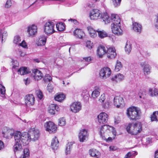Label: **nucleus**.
Returning <instances> with one entry per match:
<instances>
[{
	"mask_svg": "<svg viewBox=\"0 0 158 158\" xmlns=\"http://www.w3.org/2000/svg\"><path fill=\"white\" fill-rule=\"evenodd\" d=\"M73 144V143L69 142L66 145L65 150V154L66 155L70 154Z\"/></svg>",
	"mask_w": 158,
	"mask_h": 158,
	"instance_id": "34",
	"label": "nucleus"
},
{
	"mask_svg": "<svg viewBox=\"0 0 158 158\" xmlns=\"http://www.w3.org/2000/svg\"><path fill=\"white\" fill-rule=\"evenodd\" d=\"M100 89L98 87H96L95 90L92 92V96L93 98H97L100 94Z\"/></svg>",
	"mask_w": 158,
	"mask_h": 158,
	"instance_id": "35",
	"label": "nucleus"
},
{
	"mask_svg": "<svg viewBox=\"0 0 158 158\" xmlns=\"http://www.w3.org/2000/svg\"><path fill=\"white\" fill-rule=\"evenodd\" d=\"M36 94L39 98L41 99L43 97V94L42 92L40 90H37L36 91Z\"/></svg>",
	"mask_w": 158,
	"mask_h": 158,
	"instance_id": "46",
	"label": "nucleus"
},
{
	"mask_svg": "<svg viewBox=\"0 0 158 158\" xmlns=\"http://www.w3.org/2000/svg\"><path fill=\"white\" fill-rule=\"evenodd\" d=\"M32 73L34 79L35 81H39L43 78L44 75L40 70L34 69L32 70Z\"/></svg>",
	"mask_w": 158,
	"mask_h": 158,
	"instance_id": "12",
	"label": "nucleus"
},
{
	"mask_svg": "<svg viewBox=\"0 0 158 158\" xmlns=\"http://www.w3.org/2000/svg\"><path fill=\"white\" fill-rule=\"evenodd\" d=\"M155 26L158 29V15L157 17L156 22L155 23Z\"/></svg>",
	"mask_w": 158,
	"mask_h": 158,
	"instance_id": "63",
	"label": "nucleus"
},
{
	"mask_svg": "<svg viewBox=\"0 0 158 158\" xmlns=\"http://www.w3.org/2000/svg\"><path fill=\"white\" fill-rule=\"evenodd\" d=\"M52 77L49 74H46L44 78V80L45 82H49L52 80Z\"/></svg>",
	"mask_w": 158,
	"mask_h": 158,
	"instance_id": "45",
	"label": "nucleus"
},
{
	"mask_svg": "<svg viewBox=\"0 0 158 158\" xmlns=\"http://www.w3.org/2000/svg\"><path fill=\"white\" fill-rule=\"evenodd\" d=\"M7 36V32L6 31H4L3 32L2 35V41L3 38L5 37H6Z\"/></svg>",
	"mask_w": 158,
	"mask_h": 158,
	"instance_id": "59",
	"label": "nucleus"
},
{
	"mask_svg": "<svg viewBox=\"0 0 158 158\" xmlns=\"http://www.w3.org/2000/svg\"><path fill=\"white\" fill-rule=\"evenodd\" d=\"M27 31L29 35L33 36L36 33L37 27L34 25H32L28 27Z\"/></svg>",
	"mask_w": 158,
	"mask_h": 158,
	"instance_id": "24",
	"label": "nucleus"
},
{
	"mask_svg": "<svg viewBox=\"0 0 158 158\" xmlns=\"http://www.w3.org/2000/svg\"><path fill=\"white\" fill-rule=\"evenodd\" d=\"M29 156V150L25 148L23 151V154L20 157V158H28Z\"/></svg>",
	"mask_w": 158,
	"mask_h": 158,
	"instance_id": "42",
	"label": "nucleus"
},
{
	"mask_svg": "<svg viewBox=\"0 0 158 158\" xmlns=\"http://www.w3.org/2000/svg\"><path fill=\"white\" fill-rule=\"evenodd\" d=\"M140 65L143 68V70L145 75H148L150 73L151 67L146 62L141 63Z\"/></svg>",
	"mask_w": 158,
	"mask_h": 158,
	"instance_id": "19",
	"label": "nucleus"
},
{
	"mask_svg": "<svg viewBox=\"0 0 158 158\" xmlns=\"http://www.w3.org/2000/svg\"><path fill=\"white\" fill-rule=\"evenodd\" d=\"M124 75L120 73H119L112 77L111 80L113 81H115L117 82H118L121 81L124 79Z\"/></svg>",
	"mask_w": 158,
	"mask_h": 158,
	"instance_id": "29",
	"label": "nucleus"
},
{
	"mask_svg": "<svg viewBox=\"0 0 158 158\" xmlns=\"http://www.w3.org/2000/svg\"><path fill=\"white\" fill-rule=\"evenodd\" d=\"M139 94V98H141L144 99L146 97V95L145 92L144 91L140 90Z\"/></svg>",
	"mask_w": 158,
	"mask_h": 158,
	"instance_id": "49",
	"label": "nucleus"
},
{
	"mask_svg": "<svg viewBox=\"0 0 158 158\" xmlns=\"http://www.w3.org/2000/svg\"><path fill=\"white\" fill-rule=\"evenodd\" d=\"M123 100L122 97L119 96H115L114 99V105L117 108H121L123 106Z\"/></svg>",
	"mask_w": 158,
	"mask_h": 158,
	"instance_id": "15",
	"label": "nucleus"
},
{
	"mask_svg": "<svg viewBox=\"0 0 158 158\" xmlns=\"http://www.w3.org/2000/svg\"><path fill=\"white\" fill-rule=\"evenodd\" d=\"M47 37L44 35H41L36 42V44L38 46L44 45L46 43Z\"/></svg>",
	"mask_w": 158,
	"mask_h": 158,
	"instance_id": "26",
	"label": "nucleus"
},
{
	"mask_svg": "<svg viewBox=\"0 0 158 158\" xmlns=\"http://www.w3.org/2000/svg\"><path fill=\"white\" fill-rule=\"evenodd\" d=\"M56 27L57 30L59 31H62L65 29L64 23H60L56 24Z\"/></svg>",
	"mask_w": 158,
	"mask_h": 158,
	"instance_id": "39",
	"label": "nucleus"
},
{
	"mask_svg": "<svg viewBox=\"0 0 158 158\" xmlns=\"http://www.w3.org/2000/svg\"><path fill=\"white\" fill-rule=\"evenodd\" d=\"M102 107L105 109H107L109 107L110 103L108 101H106L102 104Z\"/></svg>",
	"mask_w": 158,
	"mask_h": 158,
	"instance_id": "53",
	"label": "nucleus"
},
{
	"mask_svg": "<svg viewBox=\"0 0 158 158\" xmlns=\"http://www.w3.org/2000/svg\"><path fill=\"white\" fill-rule=\"evenodd\" d=\"M83 59L85 60V61L88 62H90L93 59V58L91 56H89L87 57H84L83 58Z\"/></svg>",
	"mask_w": 158,
	"mask_h": 158,
	"instance_id": "55",
	"label": "nucleus"
},
{
	"mask_svg": "<svg viewBox=\"0 0 158 158\" xmlns=\"http://www.w3.org/2000/svg\"><path fill=\"white\" fill-rule=\"evenodd\" d=\"M6 90L5 86L0 84V95H4L5 94Z\"/></svg>",
	"mask_w": 158,
	"mask_h": 158,
	"instance_id": "43",
	"label": "nucleus"
},
{
	"mask_svg": "<svg viewBox=\"0 0 158 158\" xmlns=\"http://www.w3.org/2000/svg\"><path fill=\"white\" fill-rule=\"evenodd\" d=\"M4 148V144L3 142L0 140V150L3 149Z\"/></svg>",
	"mask_w": 158,
	"mask_h": 158,
	"instance_id": "60",
	"label": "nucleus"
},
{
	"mask_svg": "<svg viewBox=\"0 0 158 158\" xmlns=\"http://www.w3.org/2000/svg\"><path fill=\"white\" fill-rule=\"evenodd\" d=\"M47 89L49 92H51L53 89V87L51 85H48L47 87Z\"/></svg>",
	"mask_w": 158,
	"mask_h": 158,
	"instance_id": "58",
	"label": "nucleus"
},
{
	"mask_svg": "<svg viewBox=\"0 0 158 158\" xmlns=\"http://www.w3.org/2000/svg\"><path fill=\"white\" fill-rule=\"evenodd\" d=\"M19 45L23 48H27V45L26 44V42L24 40H23L21 43L19 44Z\"/></svg>",
	"mask_w": 158,
	"mask_h": 158,
	"instance_id": "56",
	"label": "nucleus"
},
{
	"mask_svg": "<svg viewBox=\"0 0 158 158\" xmlns=\"http://www.w3.org/2000/svg\"><path fill=\"white\" fill-rule=\"evenodd\" d=\"M81 104L79 102H74L70 106L71 110L74 113L78 112L81 109Z\"/></svg>",
	"mask_w": 158,
	"mask_h": 158,
	"instance_id": "13",
	"label": "nucleus"
},
{
	"mask_svg": "<svg viewBox=\"0 0 158 158\" xmlns=\"http://www.w3.org/2000/svg\"><path fill=\"white\" fill-rule=\"evenodd\" d=\"M97 32L98 33V36L101 38H103L107 36V33L103 30L100 31L98 29Z\"/></svg>",
	"mask_w": 158,
	"mask_h": 158,
	"instance_id": "41",
	"label": "nucleus"
},
{
	"mask_svg": "<svg viewBox=\"0 0 158 158\" xmlns=\"http://www.w3.org/2000/svg\"><path fill=\"white\" fill-rule=\"evenodd\" d=\"M113 5L115 7L120 5L121 0H112Z\"/></svg>",
	"mask_w": 158,
	"mask_h": 158,
	"instance_id": "48",
	"label": "nucleus"
},
{
	"mask_svg": "<svg viewBox=\"0 0 158 158\" xmlns=\"http://www.w3.org/2000/svg\"><path fill=\"white\" fill-rule=\"evenodd\" d=\"M131 46V44L130 43V41H127L125 47V49L126 52L128 54L131 51L132 49Z\"/></svg>",
	"mask_w": 158,
	"mask_h": 158,
	"instance_id": "36",
	"label": "nucleus"
},
{
	"mask_svg": "<svg viewBox=\"0 0 158 158\" xmlns=\"http://www.w3.org/2000/svg\"><path fill=\"white\" fill-rule=\"evenodd\" d=\"M111 73V70L108 67H104L100 70L99 75L101 78L105 79L109 77Z\"/></svg>",
	"mask_w": 158,
	"mask_h": 158,
	"instance_id": "5",
	"label": "nucleus"
},
{
	"mask_svg": "<svg viewBox=\"0 0 158 158\" xmlns=\"http://www.w3.org/2000/svg\"><path fill=\"white\" fill-rule=\"evenodd\" d=\"M44 127L46 131H48L49 133H55L56 131L57 127L52 122H46L44 123Z\"/></svg>",
	"mask_w": 158,
	"mask_h": 158,
	"instance_id": "8",
	"label": "nucleus"
},
{
	"mask_svg": "<svg viewBox=\"0 0 158 158\" xmlns=\"http://www.w3.org/2000/svg\"><path fill=\"white\" fill-rule=\"evenodd\" d=\"M121 25H111V29L113 34L117 36L123 34V31L120 28Z\"/></svg>",
	"mask_w": 158,
	"mask_h": 158,
	"instance_id": "17",
	"label": "nucleus"
},
{
	"mask_svg": "<svg viewBox=\"0 0 158 158\" xmlns=\"http://www.w3.org/2000/svg\"><path fill=\"white\" fill-rule=\"evenodd\" d=\"M111 21L112 23L111 25H121V20L118 15L112 14L110 17Z\"/></svg>",
	"mask_w": 158,
	"mask_h": 158,
	"instance_id": "18",
	"label": "nucleus"
},
{
	"mask_svg": "<svg viewBox=\"0 0 158 158\" xmlns=\"http://www.w3.org/2000/svg\"><path fill=\"white\" fill-rule=\"evenodd\" d=\"M15 62H16V63H15V64H16V65H14V64H13V68L14 69L16 67H18V65H19V64L17 61L15 60L14 62V63H15Z\"/></svg>",
	"mask_w": 158,
	"mask_h": 158,
	"instance_id": "64",
	"label": "nucleus"
},
{
	"mask_svg": "<svg viewBox=\"0 0 158 158\" xmlns=\"http://www.w3.org/2000/svg\"><path fill=\"white\" fill-rule=\"evenodd\" d=\"M17 131L14 132V131L12 129H8L6 131L3 132V134L5 136H6L7 138H11L13 136H15V133Z\"/></svg>",
	"mask_w": 158,
	"mask_h": 158,
	"instance_id": "30",
	"label": "nucleus"
},
{
	"mask_svg": "<svg viewBox=\"0 0 158 158\" xmlns=\"http://www.w3.org/2000/svg\"><path fill=\"white\" fill-rule=\"evenodd\" d=\"M21 41L20 37L19 36L16 35L14 37L13 42L15 44H17Z\"/></svg>",
	"mask_w": 158,
	"mask_h": 158,
	"instance_id": "51",
	"label": "nucleus"
},
{
	"mask_svg": "<svg viewBox=\"0 0 158 158\" xmlns=\"http://www.w3.org/2000/svg\"><path fill=\"white\" fill-rule=\"evenodd\" d=\"M18 54L21 56H24L25 55V54L24 52H22V51H19V52Z\"/></svg>",
	"mask_w": 158,
	"mask_h": 158,
	"instance_id": "62",
	"label": "nucleus"
},
{
	"mask_svg": "<svg viewBox=\"0 0 158 158\" xmlns=\"http://www.w3.org/2000/svg\"><path fill=\"white\" fill-rule=\"evenodd\" d=\"M27 133H21L17 131L15 134V143L13 146L15 153H18L22 150V144L23 146L27 145L29 142V139Z\"/></svg>",
	"mask_w": 158,
	"mask_h": 158,
	"instance_id": "1",
	"label": "nucleus"
},
{
	"mask_svg": "<svg viewBox=\"0 0 158 158\" xmlns=\"http://www.w3.org/2000/svg\"><path fill=\"white\" fill-rule=\"evenodd\" d=\"M106 54L107 57L110 59L114 58L117 55L115 48L112 47L107 48Z\"/></svg>",
	"mask_w": 158,
	"mask_h": 158,
	"instance_id": "11",
	"label": "nucleus"
},
{
	"mask_svg": "<svg viewBox=\"0 0 158 158\" xmlns=\"http://www.w3.org/2000/svg\"><path fill=\"white\" fill-rule=\"evenodd\" d=\"M88 30L89 32L90 37L92 38H94L97 36V31H96L91 27H87Z\"/></svg>",
	"mask_w": 158,
	"mask_h": 158,
	"instance_id": "32",
	"label": "nucleus"
},
{
	"mask_svg": "<svg viewBox=\"0 0 158 158\" xmlns=\"http://www.w3.org/2000/svg\"><path fill=\"white\" fill-rule=\"evenodd\" d=\"M127 132L132 135H136L142 130V124L140 122L129 123L126 128Z\"/></svg>",
	"mask_w": 158,
	"mask_h": 158,
	"instance_id": "2",
	"label": "nucleus"
},
{
	"mask_svg": "<svg viewBox=\"0 0 158 158\" xmlns=\"http://www.w3.org/2000/svg\"><path fill=\"white\" fill-rule=\"evenodd\" d=\"M66 124L65 119L64 118H60L59 119V125L63 126Z\"/></svg>",
	"mask_w": 158,
	"mask_h": 158,
	"instance_id": "44",
	"label": "nucleus"
},
{
	"mask_svg": "<svg viewBox=\"0 0 158 158\" xmlns=\"http://www.w3.org/2000/svg\"><path fill=\"white\" fill-rule=\"evenodd\" d=\"M110 151H114L116 150V148L113 146H111L109 147Z\"/></svg>",
	"mask_w": 158,
	"mask_h": 158,
	"instance_id": "61",
	"label": "nucleus"
},
{
	"mask_svg": "<svg viewBox=\"0 0 158 158\" xmlns=\"http://www.w3.org/2000/svg\"><path fill=\"white\" fill-rule=\"evenodd\" d=\"M18 73L21 75L27 74L31 72L29 68L26 67H22L20 68L18 71Z\"/></svg>",
	"mask_w": 158,
	"mask_h": 158,
	"instance_id": "27",
	"label": "nucleus"
},
{
	"mask_svg": "<svg viewBox=\"0 0 158 158\" xmlns=\"http://www.w3.org/2000/svg\"><path fill=\"white\" fill-rule=\"evenodd\" d=\"M89 153L91 156L97 158L99 157L100 156V152L94 149H90L89 151Z\"/></svg>",
	"mask_w": 158,
	"mask_h": 158,
	"instance_id": "28",
	"label": "nucleus"
},
{
	"mask_svg": "<svg viewBox=\"0 0 158 158\" xmlns=\"http://www.w3.org/2000/svg\"><path fill=\"white\" fill-rule=\"evenodd\" d=\"M59 110V108L58 105L52 104L49 106L48 111L49 113L51 114H54L56 112H57Z\"/></svg>",
	"mask_w": 158,
	"mask_h": 158,
	"instance_id": "21",
	"label": "nucleus"
},
{
	"mask_svg": "<svg viewBox=\"0 0 158 158\" xmlns=\"http://www.w3.org/2000/svg\"><path fill=\"white\" fill-rule=\"evenodd\" d=\"M149 94L151 96H156L158 95V90L155 88L154 89H150L149 90Z\"/></svg>",
	"mask_w": 158,
	"mask_h": 158,
	"instance_id": "38",
	"label": "nucleus"
},
{
	"mask_svg": "<svg viewBox=\"0 0 158 158\" xmlns=\"http://www.w3.org/2000/svg\"><path fill=\"white\" fill-rule=\"evenodd\" d=\"M73 35L76 37L82 39L85 34L81 29L77 28L74 31Z\"/></svg>",
	"mask_w": 158,
	"mask_h": 158,
	"instance_id": "22",
	"label": "nucleus"
},
{
	"mask_svg": "<svg viewBox=\"0 0 158 158\" xmlns=\"http://www.w3.org/2000/svg\"><path fill=\"white\" fill-rule=\"evenodd\" d=\"M123 64L121 62L117 60L116 61V65L115 67L114 71L116 72H118L122 68Z\"/></svg>",
	"mask_w": 158,
	"mask_h": 158,
	"instance_id": "37",
	"label": "nucleus"
},
{
	"mask_svg": "<svg viewBox=\"0 0 158 158\" xmlns=\"http://www.w3.org/2000/svg\"><path fill=\"white\" fill-rule=\"evenodd\" d=\"M69 21H71V22L73 23L74 24L77 25L79 24V23L76 19H70L68 20Z\"/></svg>",
	"mask_w": 158,
	"mask_h": 158,
	"instance_id": "57",
	"label": "nucleus"
},
{
	"mask_svg": "<svg viewBox=\"0 0 158 158\" xmlns=\"http://www.w3.org/2000/svg\"><path fill=\"white\" fill-rule=\"evenodd\" d=\"M93 46V43L90 41L86 42V46L89 49H91Z\"/></svg>",
	"mask_w": 158,
	"mask_h": 158,
	"instance_id": "54",
	"label": "nucleus"
},
{
	"mask_svg": "<svg viewBox=\"0 0 158 158\" xmlns=\"http://www.w3.org/2000/svg\"><path fill=\"white\" fill-rule=\"evenodd\" d=\"M24 98L25 103L27 106H33L34 104L35 98L32 94H27Z\"/></svg>",
	"mask_w": 158,
	"mask_h": 158,
	"instance_id": "10",
	"label": "nucleus"
},
{
	"mask_svg": "<svg viewBox=\"0 0 158 158\" xmlns=\"http://www.w3.org/2000/svg\"><path fill=\"white\" fill-rule=\"evenodd\" d=\"M65 95L62 93L57 94L54 97L55 100L59 102H61L64 100Z\"/></svg>",
	"mask_w": 158,
	"mask_h": 158,
	"instance_id": "31",
	"label": "nucleus"
},
{
	"mask_svg": "<svg viewBox=\"0 0 158 158\" xmlns=\"http://www.w3.org/2000/svg\"><path fill=\"white\" fill-rule=\"evenodd\" d=\"M106 99V95L105 94H102L99 99V101L101 103H103Z\"/></svg>",
	"mask_w": 158,
	"mask_h": 158,
	"instance_id": "50",
	"label": "nucleus"
},
{
	"mask_svg": "<svg viewBox=\"0 0 158 158\" xmlns=\"http://www.w3.org/2000/svg\"><path fill=\"white\" fill-rule=\"evenodd\" d=\"M55 24L53 22H48L45 24L44 26V31L47 34H52L55 32L54 27Z\"/></svg>",
	"mask_w": 158,
	"mask_h": 158,
	"instance_id": "4",
	"label": "nucleus"
},
{
	"mask_svg": "<svg viewBox=\"0 0 158 158\" xmlns=\"http://www.w3.org/2000/svg\"><path fill=\"white\" fill-rule=\"evenodd\" d=\"M98 121L100 124H104L106 123L108 120V116L106 113L102 112L98 116Z\"/></svg>",
	"mask_w": 158,
	"mask_h": 158,
	"instance_id": "14",
	"label": "nucleus"
},
{
	"mask_svg": "<svg viewBox=\"0 0 158 158\" xmlns=\"http://www.w3.org/2000/svg\"><path fill=\"white\" fill-rule=\"evenodd\" d=\"M151 120L152 121H158V111H155L153 113L151 116Z\"/></svg>",
	"mask_w": 158,
	"mask_h": 158,
	"instance_id": "40",
	"label": "nucleus"
},
{
	"mask_svg": "<svg viewBox=\"0 0 158 158\" xmlns=\"http://www.w3.org/2000/svg\"><path fill=\"white\" fill-rule=\"evenodd\" d=\"M133 30L134 31L138 34H140L142 31V27L141 25L136 22L133 23L132 24Z\"/></svg>",
	"mask_w": 158,
	"mask_h": 158,
	"instance_id": "23",
	"label": "nucleus"
},
{
	"mask_svg": "<svg viewBox=\"0 0 158 158\" xmlns=\"http://www.w3.org/2000/svg\"><path fill=\"white\" fill-rule=\"evenodd\" d=\"M107 47H106L103 46H100L98 48L97 52L98 55L100 58H102L103 55L106 53Z\"/></svg>",
	"mask_w": 158,
	"mask_h": 158,
	"instance_id": "20",
	"label": "nucleus"
},
{
	"mask_svg": "<svg viewBox=\"0 0 158 158\" xmlns=\"http://www.w3.org/2000/svg\"><path fill=\"white\" fill-rule=\"evenodd\" d=\"M12 4V1L11 0H7L5 4V7L8 8L11 7Z\"/></svg>",
	"mask_w": 158,
	"mask_h": 158,
	"instance_id": "47",
	"label": "nucleus"
},
{
	"mask_svg": "<svg viewBox=\"0 0 158 158\" xmlns=\"http://www.w3.org/2000/svg\"><path fill=\"white\" fill-rule=\"evenodd\" d=\"M121 121V119L120 117L118 116L115 117L114 118V123L116 124H118Z\"/></svg>",
	"mask_w": 158,
	"mask_h": 158,
	"instance_id": "52",
	"label": "nucleus"
},
{
	"mask_svg": "<svg viewBox=\"0 0 158 158\" xmlns=\"http://www.w3.org/2000/svg\"><path fill=\"white\" fill-rule=\"evenodd\" d=\"M101 18L102 19L105 24L109 23L111 20L110 18L106 13H104L103 15L102 14V16Z\"/></svg>",
	"mask_w": 158,
	"mask_h": 158,
	"instance_id": "33",
	"label": "nucleus"
},
{
	"mask_svg": "<svg viewBox=\"0 0 158 158\" xmlns=\"http://www.w3.org/2000/svg\"><path fill=\"white\" fill-rule=\"evenodd\" d=\"M22 133H27L28 135V138L29 139V142L32 141L37 140L40 136L39 131L37 129H35L31 132V134H29L27 132H24Z\"/></svg>",
	"mask_w": 158,
	"mask_h": 158,
	"instance_id": "9",
	"label": "nucleus"
},
{
	"mask_svg": "<svg viewBox=\"0 0 158 158\" xmlns=\"http://www.w3.org/2000/svg\"><path fill=\"white\" fill-rule=\"evenodd\" d=\"M59 146V141L56 137H54L52 140L51 147L52 149L54 150H56L58 149Z\"/></svg>",
	"mask_w": 158,
	"mask_h": 158,
	"instance_id": "25",
	"label": "nucleus"
},
{
	"mask_svg": "<svg viewBox=\"0 0 158 158\" xmlns=\"http://www.w3.org/2000/svg\"><path fill=\"white\" fill-rule=\"evenodd\" d=\"M113 129V128L112 127L108 125H104L102 126L100 130V133L102 139H106V138L105 137L106 135Z\"/></svg>",
	"mask_w": 158,
	"mask_h": 158,
	"instance_id": "6",
	"label": "nucleus"
},
{
	"mask_svg": "<svg viewBox=\"0 0 158 158\" xmlns=\"http://www.w3.org/2000/svg\"><path fill=\"white\" fill-rule=\"evenodd\" d=\"M88 136L87 131L85 129H82L80 131L78 135L79 139L80 142H84L87 139Z\"/></svg>",
	"mask_w": 158,
	"mask_h": 158,
	"instance_id": "16",
	"label": "nucleus"
},
{
	"mask_svg": "<svg viewBox=\"0 0 158 158\" xmlns=\"http://www.w3.org/2000/svg\"><path fill=\"white\" fill-rule=\"evenodd\" d=\"M126 114L131 120H135L140 118V111L135 107H131L127 109Z\"/></svg>",
	"mask_w": 158,
	"mask_h": 158,
	"instance_id": "3",
	"label": "nucleus"
},
{
	"mask_svg": "<svg viewBox=\"0 0 158 158\" xmlns=\"http://www.w3.org/2000/svg\"><path fill=\"white\" fill-rule=\"evenodd\" d=\"M102 16L101 12L97 9H94L92 10L89 14L90 19L92 20H96L100 19Z\"/></svg>",
	"mask_w": 158,
	"mask_h": 158,
	"instance_id": "7",
	"label": "nucleus"
}]
</instances>
